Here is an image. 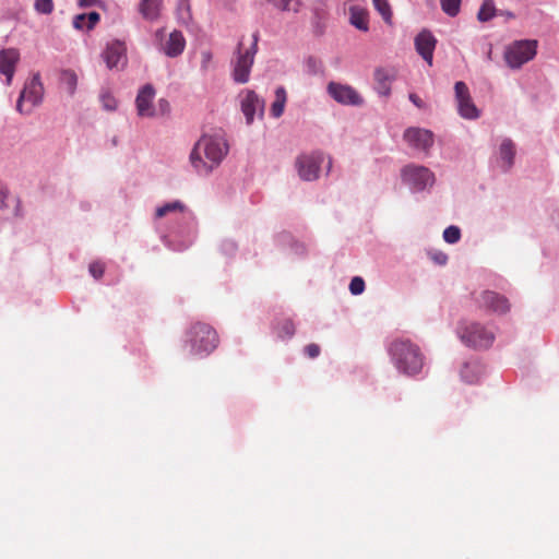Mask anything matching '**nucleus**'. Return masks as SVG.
Instances as JSON below:
<instances>
[{"label":"nucleus","mask_w":559,"mask_h":559,"mask_svg":"<svg viewBox=\"0 0 559 559\" xmlns=\"http://www.w3.org/2000/svg\"><path fill=\"white\" fill-rule=\"evenodd\" d=\"M158 109L159 111L164 115V114H168L170 111V104L167 99L165 98H160L158 100Z\"/></svg>","instance_id":"nucleus-44"},{"label":"nucleus","mask_w":559,"mask_h":559,"mask_svg":"<svg viewBox=\"0 0 559 559\" xmlns=\"http://www.w3.org/2000/svg\"><path fill=\"white\" fill-rule=\"evenodd\" d=\"M349 23L357 29L367 32L369 29L368 11L360 5L349 8Z\"/></svg>","instance_id":"nucleus-23"},{"label":"nucleus","mask_w":559,"mask_h":559,"mask_svg":"<svg viewBox=\"0 0 559 559\" xmlns=\"http://www.w3.org/2000/svg\"><path fill=\"white\" fill-rule=\"evenodd\" d=\"M436 44L437 39L428 31H421L415 38V47L417 52L429 66H432Z\"/></svg>","instance_id":"nucleus-19"},{"label":"nucleus","mask_w":559,"mask_h":559,"mask_svg":"<svg viewBox=\"0 0 559 559\" xmlns=\"http://www.w3.org/2000/svg\"><path fill=\"white\" fill-rule=\"evenodd\" d=\"M154 97L155 88L152 84H145L139 90L135 98V105L140 117H153L155 115L152 106Z\"/></svg>","instance_id":"nucleus-18"},{"label":"nucleus","mask_w":559,"mask_h":559,"mask_svg":"<svg viewBox=\"0 0 559 559\" xmlns=\"http://www.w3.org/2000/svg\"><path fill=\"white\" fill-rule=\"evenodd\" d=\"M395 72L393 69L379 68L374 71V80L378 84L379 92L382 95H389L390 83L394 80Z\"/></svg>","instance_id":"nucleus-24"},{"label":"nucleus","mask_w":559,"mask_h":559,"mask_svg":"<svg viewBox=\"0 0 559 559\" xmlns=\"http://www.w3.org/2000/svg\"><path fill=\"white\" fill-rule=\"evenodd\" d=\"M163 0H141L139 12L146 21H156L159 17Z\"/></svg>","instance_id":"nucleus-22"},{"label":"nucleus","mask_w":559,"mask_h":559,"mask_svg":"<svg viewBox=\"0 0 559 559\" xmlns=\"http://www.w3.org/2000/svg\"><path fill=\"white\" fill-rule=\"evenodd\" d=\"M462 0H441V8L444 13L450 16H455L460 12V5Z\"/></svg>","instance_id":"nucleus-28"},{"label":"nucleus","mask_w":559,"mask_h":559,"mask_svg":"<svg viewBox=\"0 0 559 559\" xmlns=\"http://www.w3.org/2000/svg\"><path fill=\"white\" fill-rule=\"evenodd\" d=\"M61 80L67 85L69 94L73 95L78 84L76 74L71 70H63L61 73Z\"/></svg>","instance_id":"nucleus-27"},{"label":"nucleus","mask_w":559,"mask_h":559,"mask_svg":"<svg viewBox=\"0 0 559 559\" xmlns=\"http://www.w3.org/2000/svg\"><path fill=\"white\" fill-rule=\"evenodd\" d=\"M364 289H365V282L361 277L355 276L354 278H352L350 284H349V290L353 295H359L364 292Z\"/></svg>","instance_id":"nucleus-34"},{"label":"nucleus","mask_w":559,"mask_h":559,"mask_svg":"<svg viewBox=\"0 0 559 559\" xmlns=\"http://www.w3.org/2000/svg\"><path fill=\"white\" fill-rule=\"evenodd\" d=\"M274 94H275V99L271 106V114L273 117L277 118V117H280V87H276L274 90Z\"/></svg>","instance_id":"nucleus-39"},{"label":"nucleus","mask_w":559,"mask_h":559,"mask_svg":"<svg viewBox=\"0 0 559 559\" xmlns=\"http://www.w3.org/2000/svg\"><path fill=\"white\" fill-rule=\"evenodd\" d=\"M404 140L416 150L428 151L433 144L431 131L421 128H408L405 130Z\"/></svg>","instance_id":"nucleus-15"},{"label":"nucleus","mask_w":559,"mask_h":559,"mask_svg":"<svg viewBox=\"0 0 559 559\" xmlns=\"http://www.w3.org/2000/svg\"><path fill=\"white\" fill-rule=\"evenodd\" d=\"M270 3H273L275 7L278 4V0H267Z\"/></svg>","instance_id":"nucleus-53"},{"label":"nucleus","mask_w":559,"mask_h":559,"mask_svg":"<svg viewBox=\"0 0 559 559\" xmlns=\"http://www.w3.org/2000/svg\"><path fill=\"white\" fill-rule=\"evenodd\" d=\"M100 102H102L104 109H106L108 111H114L117 108L116 98L108 92L102 93Z\"/></svg>","instance_id":"nucleus-32"},{"label":"nucleus","mask_w":559,"mask_h":559,"mask_svg":"<svg viewBox=\"0 0 559 559\" xmlns=\"http://www.w3.org/2000/svg\"><path fill=\"white\" fill-rule=\"evenodd\" d=\"M88 271L95 280H99L104 275L105 266L100 262H92L88 266Z\"/></svg>","instance_id":"nucleus-35"},{"label":"nucleus","mask_w":559,"mask_h":559,"mask_svg":"<svg viewBox=\"0 0 559 559\" xmlns=\"http://www.w3.org/2000/svg\"><path fill=\"white\" fill-rule=\"evenodd\" d=\"M323 162L324 155L320 152L299 155L295 162L298 176L305 181L317 180Z\"/></svg>","instance_id":"nucleus-7"},{"label":"nucleus","mask_w":559,"mask_h":559,"mask_svg":"<svg viewBox=\"0 0 559 559\" xmlns=\"http://www.w3.org/2000/svg\"><path fill=\"white\" fill-rule=\"evenodd\" d=\"M515 144L510 139H504L498 151L497 165L503 171H509L513 164L515 157Z\"/></svg>","instance_id":"nucleus-21"},{"label":"nucleus","mask_w":559,"mask_h":559,"mask_svg":"<svg viewBox=\"0 0 559 559\" xmlns=\"http://www.w3.org/2000/svg\"><path fill=\"white\" fill-rule=\"evenodd\" d=\"M24 102L25 98H22V95L20 94L17 102H16V110L22 115H29L32 112L33 107L31 106L27 109H24Z\"/></svg>","instance_id":"nucleus-43"},{"label":"nucleus","mask_w":559,"mask_h":559,"mask_svg":"<svg viewBox=\"0 0 559 559\" xmlns=\"http://www.w3.org/2000/svg\"><path fill=\"white\" fill-rule=\"evenodd\" d=\"M389 354L397 370L407 376L419 373L424 367L420 348L409 340H395L389 346Z\"/></svg>","instance_id":"nucleus-2"},{"label":"nucleus","mask_w":559,"mask_h":559,"mask_svg":"<svg viewBox=\"0 0 559 559\" xmlns=\"http://www.w3.org/2000/svg\"><path fill=\"white\" fill-rule=\"evenodd\" d=\"M19 60L20 52L15 48H7L0 51V74L4 75L7 85L12 82Z\"/></svg>","instance_id":"nucleus-16"},{"label":"nucleus","mask_w":559,"mask_h":559,"mask_svg":"<svg viewBox=\"0 0 559 559\" xmlns=\"http://www.w3.org/2000/svg\"><path fill=\"white\" fill-rule=\"evenodd\" d=\"M454 90L460 116L464 119H477L479 117V110L471 98L467 85L459 81L455 83Z\"/></svg>","instance_id":"nucleus-12"},{"label":"nucleus","mask_w":559,"mask_h":559,"mask_svg":"<svg viewBox=\"0 0 559 559\" xmlns=\"http://www.w3.org/2000/svg\"><path fill=\"white\" fill-rule=\"evenodd\" d=\"M229 146L224 136L203 135L190 153V163L200 176H209L228 154Z\"/></svg>","instance_id":"nucleus-1"},{"label":"nucleus","mask_w":559,"mask_h":559,"mask_svg":"<svg viewBox=\"0 0 559 559\" xmlns=\"http://www.w3.org/2000/svg\"><path fill=\"white\" fill-rule=\"evenodd\" d=\"M168 214H180L181 219L187 224V228H177L174 231V236H183V240H181L179 243H174V240L171 239L173 236L164 237V243L175 251H183L188 249L194 240L192 215L190 212L186 211V205L179 200L171 201L163 204L162 206H158L155 212V217L160 218Z\"/></svg>","instance_id":"nucleus-3"},{"label":"nucleus","mask_w":559,"mask_h":559,"mask_svg":"<svg viewBox=\"0 0 559 559\" xmlns=\"http://www.w3.org/2000/svg\"><path fill=\"white\" fill-rule=\"evenodd\" d=\"M100 16L99 13L93 11L86 14V29H92L98 23Z\"/></svg>","instance_id":"nucleus-41"},{"label":"nucleus","mask_w":559,"mask_h":559,"mask_svg":"<svg viewBox=\"0 0 559 559\" xmlns=\"http://www.w3.org/2000/svg\"><path fill=\"white\" fill-rule=\"evenodd\" d=\"M7 195V188L2 183H0V210H2L5 206Z\"/></svg>","instance_id":"nucleus-45"},{"label":"nucleus","mask_w":559,"mask_h":559,"mask_svg":"<svg viewBox=\"0 0 559 559\" xmlns=\"http://www.w3.org/2000/svg\"><path fill=\"white\" fill-rule=\"evenodd\" d=\"M401 175L405 183L418 191L432 186L435 181L433 174L424 166L407 165L402 169Z\"/></svg>","instance_id":"nucleus-9"},{"label":"nucleus","mask_w":559,"mask_h":559,"mask_svg":"<svg viewBox=\"0 0 559 559\" xmlns=\"http://www.w3.org/2000/svg\"><path fill=\"white\" fill-rule=\"evenodd\" d=\"M374 9L382 16L383 21L392 25L393 13L391 10V5L388 0H372Z\"/></svg>","instance_id":"nucleus-25"},{"label":"nucleus","mask_w":559,"mask_h":559,"mask_svg":"<svg viewBox=\"0 0 559 559\" xmlns=\"http://www.w3.org/2000/svg\"><path fill=\"white\" fill-rule=\"evenodd\" d=\"M432 259L438 263V264H445L447 260H448V257L447 254L442 253V252H438L436 253Z\"/></svg>","instance_id":"nucleus-47"},{"label":"nucleus","mask_w":559,"mask_h":559,"mask_svg":"<svg viewBox=\"0 0 559 559\" xmlns=\"http://www.w3.org/2000/svg\"><path fill=\"white\" fill-rule=\"evenodd\" d=\"M301 7L300 0H282V11L298 12Z\"/></svg>","instance_id":"nucleus-36"},{"label":"nucleus","mask_w":559,"mask_h":559,"mask_svg":"<svg viewBox=\"0 0 559 559\" xmlns=\"http://www.w3.org/2000/svg\"><path fill=\"white\" fill-rule=\"evenodd\" d=\"M99 0H79L78 4L80 8H91L95 7Z\"/></svg>","instance_id":"nucleus-46"},{"label":"nucleus","mask_w":559,"mask_h":559,"mask_svg":"<svg viewBox=\"0 0 559 559\" xmlns=\"http://www.w3.org/2000/svg\"><path fill=\"white\" fill-rule=\"evenodd\" d=\"M496 14V8L492 0H484L478 14L477 19L479 22H487L490 19H492Z\"/></svg>","instance_id":"nucleus-26"},{"label":"nucleus","mask_w":559,"mask_h":559,"mask_svg":"<svg viewBox=\"0 0 559 559\" xmlns=\"http://www.w3.org/2000/svg\"><path fill=\"white\" fill-rule=\"evenodd\" d=\"M320 346L318 344H308L306 347H305V354L309 357V358H317L319 355H320Z\"/></svg>","instance_id":"nucleus-40"},{"label":"nucleus","mask_w":559,"mask_h":559,"mask_svg":"<svg viewBox=\"0 0 559 559\" xmlns=\"http://www.w3.org/2000/svg\"><path fill=\"white\" fill-rule=\"evenodd\" d=\"M488 58L491 59V50L488 52Z\"/></svg>","instance_id":"nucleus-55"},{"label":"nucleus","mask_w":559,"mask_h":559,"mask_svg":"<svg viewBox=\"0 0 559 559\" xmlns=\"http://www.w3.org/2000/svg\"><path fill=\"white\" fill-rule=\"evenodd\" d=\"M409 100L418 108L424 107L423 100L416 94H409Z\"/></svg>","instance_id":"nucleus-48"},{"label":"nucleus","mask_w":559,"mask_h":559,"mask_svg":"<svg viewBox=\"0 0 559 559\" xmlns=\"http://www.w3.org/2000/svg\"><path fill=\"white\" fill-rule=\"evenodd\" d=\"M284 102H285V96H284V91L282 90V100H281L282 108L284 107Z\"/></svg>","instance_id":"nucleus-51"},{"label":"nucleus","mask_w":559,"mask_h":559,"mask_svg":"<svg viewBox=\"0 0 559 559\" xmlns=\"http://www.w3.org/2000/svg\"><path fill=\"white\" fill-rule=\"evenodd\" d=\"M241 111L246 117L247 124H251L254 116L263 115L264 102L253 91L245 90L239 94Z\"/></svg>","instance_id":"nucleus-13"},{"label":"nucleus","mask_w":559,"mask_h":559,"mask_svg":"<svg viewBox=\"0 0 559 559\" xmlns=\"http://www.w3.org/2000/svg\"><path fill=\"white\" fill-rule=\"evenodd\" d=\"M461 338L468 346L488 348L492 344L495 335L481 324L472 322L461 331Z\"/></svg>","instance_id":"nucleus-8"},{"label":"nucleus","mask_w":559,"mask_h":559,"mask_svg":"<svg viewBox=\"0 0 559 559\" xmlns=\"http://www.w3.org/2000/svg\"><path fill=\"white\" fill-rule=\"evenodd\" d=\"M284 330L285 332L288 334V335H293L294 334V326H293V323L290 322H286L284 324Z\"/></svg>","instance_id":"nucleus-50"},{"label":"nucleus","mask_w":559,"mask_h":559,"mask_svg":"<svg viewBox=\"0 0 559 559\" xmlns=\"http://www.w3.org/2000/svg\"><path fill=\"white\" fill-rule=\"evenodd\" d=\"M86 21V14H78L73 19V27L76 29H84Z\"/></svg>","instance_id":"nucleus-42"},{"label":"nucleus","mask_w":559,"mask_h":559,"mask_svg":"<svg viewBox=\"0 0 559 559\" xmlns=\"http://www.w3.org/2000/svg\"><path fill=\"white\" fill-rule=\"evenodd\" d=\"M217 344L216 331L205 323L192 324L186 334L185 346L193 356L205 357L216 348Z\"/></svg>","instance_id":"nucleus-4"},{"label":"nucleus","mask_w":559,"mask_h":559,"mask_svg":"<svg viewBox=\"0 0 559 559\" xmlns=\"http://www.w3.org/2000/svg\"><path fill=\"white\" fill-rule=\"evenodd\" d=\"M34 9L39 14H50L53 11L52 0H35Z\"/></svg>","instance_id":"nucleus-31"},{"label":"nucleus","mask_w":559,"mask_h":559,"mask_svg":"<svg viewBox=\"0 0 559 559\" xmlns=\"http://www.w3.org/2000/svg\"><path fill=\"white\" fill-rule=\"evenodd\" d=\"M103 58L108 69L124 66L127 61L124 44L119 40L108 44L103 52Z\"/></svg>","instance_id":"nucleus-20"},{"label":"nucleus","mask_w":559,"mask_h":559,"mask_svg":"<svg viewBox=\"0 0 559 559\" xmlns=\"http://www.w3.org/2000/svg\"><path fill=\"white\" fill-rule=\"evenodd\" d=\"M212 59H213V55L210 50L201 51V70L202 71L205 72L209 70Z\"/></svg>","instance_id":"nucleus-38"},{"label":"nucleus","mask_w":559,"mask_h":559,"mask_svg":"<svg viewBox=\"0 0 559 559\" xmlns=\"http://www.w3.org/2000/svg\"><path fill=\"white\" fill-rule=\"evenodd\" d=\"M292 249H294L296 251V253L298 254H305L306 253V247L304 243H294Z\"/></svg>","instance_id":"nucleus-49"},{"label":"nucleus","mask_w":559,"mask_h":559,"mask_svg":"<svg viewBox=\"0 0 559 559\" xmlns=\"http://www.w3.org/2000/svg\"><path fill=\"white\" fill-rule=\"evenodd\" d=\"M479 308L498 314H504L510 310L508 298L497 292L484 290L475 298Z\"/></svg>","instance_id":"nucleus-11"},{"label":"nucleus","mask_w":559,"mask_h":559,"mask_svg":"<svg viewBox=\"0 0 559 559\" xmlns=\"http://www.w3.org/2000/svg\"><path fill=\"white\" fill-rule=\"evenodd\" d=\"M22 98H25L32 107H37L41 104L44 97V86L39 73H35L29 81L24 85L20 93Z\"/></svg>","instance_id":"nucleus-17"},{"label":"nucleus","mask_w":559,"mask_h":559,"mask_svg":"<svg viewBox=\"0 0 559 559\" xmlns=\"http://www.w3.org/2000/svg\"><path fill=\"white\" fill-rule=\"evenodd\" d=\"M252 39L251 46L245 50L242 49V43H239L235 52L236 56L230 61L231 78L238 84H245L250 79L254 56L258 49V33H253Z\"/></svg>","instance_id":"nucleus-5"},{"label":"nucleus","mask_w":559,"mask_h":559,"mask_svg":"<svg viewBox=\"0 0 559 559\" xmlns=\"http://www.w3.org/2000/svg\"><path fill=\"white\" fill-rule=\"evenodd\" d=\"M219 250L223 254L233 257L237 251V243L230 239L223 240Z\"/></svg>","instance_id":"nucleus-33"},{"label":"nucleus","mask_w":559,"mask_h":559,"mask_svg":"<svg viewBox=\"0 0 559 559\" xmlns=\"http://www.w3.org/2000/svg\"><path fill=\"white\" fill-rule=\"evenodd\" d=\"M461 238V230L456 226H449L443 231V239L448 243H456Z\"/></svg>","instance_id":"nucleus-30"},{"label":"nucleus","mask_w":559,"mask_h":559,"mask_svg":"<svg viewBox=\"0 0 559 559\" xmlns=\"http://www.w3.org/2000/svg\"><path fill=\"white\" fill-rule=\"evenodd\" d=\"M467 368H468V366L466 365V366H465V368H464V370L462 371V377H463V378H466V376H465V370H466Z\"/></svg>","instance_id":"nucleus-54"},{"label":"nucleus","mask_w":559,"mask_h":559,"mask_svg":"<svg viewBox=\"0 0 559 559\" xmlns=\"http://www.w3.org/2000/svg\"><path fill=\"white\" fill-rule=\"evenodd\" d=\"M177 11L178 20L185 24H188L191 20L189 2L187 0H180Z\"/></svg>","instance_id":"nucleus-29"},{"label":"nucleus","mask_w":559,"mask_h":559,"mask_svg":"<svg viewBox=\"0 0 559 559\" xmlns=\"http://www.w3.org/2000/svg\"><path fill=\"white\" fill-rule=\"evenodd\" d=\"M164 33V28H159L155 32V39L159 41L158 50L168 58L179 57L186 48V38L183 34L180 31L175 29L169 34L167 40L163 43Z\"/></svg>","instance_id":"nucleus-10"},{"label":"nucleus","mask_w":559,"mask_h":559,"mask_svg":"<svg viewBox=\"0 0 559 559\" xmlns=\"http://www.w3.org/2000/svg\"><path fill=\"white\" fill-rule=\"evenodd\" d=\"M307 68L310 73H319L322 72V62L316 58L310 57L307 60Z\"/></svg>","instance_id":"nucleus-37"},{"label":"nucleus","mask_w":559,"mask_h":559,"mask_svg":"<svg viewBox=\"0 0 559 559\" xmlns=\"http://www.w3.org/2000/svg\"><path fill=\"white\" fill-rule=\"evenodd\" d=\"M331 167H332V159L329 158V160H328V171H330Z\"/></svg>","instance_id":"nucleus-52"},{"label":"nucleus","mask_w":559,"mask_h":559,"mask_svg":"<svg viewBox=\"0 0 559 559\" xmlns=\"http://www.w3.org/2000/svg\"><path fill=\"white\" fill-rule=\"evenodd\" d=\"M538 43L535 39L515 40L506 47L504 61L511 69H520L523 64L534 59L537 53Z\"/></svg>","instance_id":"nucleus-6"},{"label":"nucleus","mask_w":559,"mask_h":559,"mask_svg":"<svg viewBox=\"0 0 559 559\" xmlns=\"http://www.w3.org/2000/svg\"><path fill=\"white\" fill-rule=\"evenodd\" d=\"M330 96L342 105L359 106L362 104L360 95L349 85L331 82L328 85Z\"/></svg>","instance_id":"nucleus-14"}]
</instances>
